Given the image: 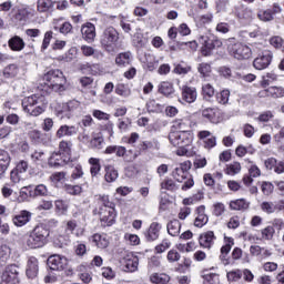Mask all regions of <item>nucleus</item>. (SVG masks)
Masks as SVG:
<instances>
[{"instance_id": "obj_1", "label": "nucleus", "mask_w": 284, "mask_h": 284, "mask_svg": "<svg viewBox=\"0 0 284 284\" xmlns=\"http://www.w3.org/2000/svg\"><path fill=\"white\" fill-rule=\"evenodd\" d=\"M50 230L44 225H37L24 239V245L29 250H39L48 244Z\"/></svg>"}, {"instance_id": "obj_2", "label": "nucleus", "mask_w": 284, "mask_h": 284, "mask_svg": "<svg viewBox=\"0 0 284 284\" xmlns=\"http://www.w3.org/2000/svg\"><path fill=\"white\" fill-rule=\"evenodd\" d=\"M48 100L45 95L33 94L22 100V108L30 116H39L45 112Z\"/></svg>"}, {"instance_id": "obj_3", "label": "nucleus", "mask_w": 284, "mask_h": 284, "mask_svg": "<svg viewBox=\"0 0 284 284\" xmlns=\"http://www.w3.org/2000/svg\"><path fill=\"white\" fill-rule=\"evenodd\" d=\"M121 39L119 31L114 27H108L100 36V45L109 54H114L119 48V40Z\"/></svg>"}, {"instance_id": "obj_4", "label": "nucleus", "mask_w": 284, "mask_h": 284, "mask_svg": "<svg viewBox=\"0 0 284 284\" xmlns=\"http://www.w3.org/2000/svg\"><path fill=\"white\" fill-rule=\"evenodd\" d=\"M43 81H45L48 88H51L54 92H61L63 85H65V77L59 69L48 71L43 75Z\"/></svg>"}, {"instance_id": "obj_5", "label": "nucleus", "mask_w": 284, "mask_h": 284, "mask_svg": "<svg viewBox=\"0 0 284 284\" xmlns=\"http://www.w3.org/2000/svg\"><path fill=\"white\" fill-rule=\"evenodd\" d=\"M199 43H201L202 45V54L204 57H210L212 50H214L215 48H221V45H223V42L213 33H205L203 36H200Z\"/></svg>"}, {"instance_id": "obj_6", "label": "nucleus", "mask_w": 284, "mask_h": 284, "mask_svg": "<svg viewBox=\"0 0 284 284\" xmlns=\"http://www.w3.org/2000/svg\"><path fill=\"white\" fill-rule=\"evenodd\" d=\"M193 139L192 132L171 131L169 133V141L174 148H187L192 144Z\"/></svg>"}, {"instance_id": "obj_7", "label": "nucleus", "mask_w": 284, "mask_h": 284, "mask_svg": "<svg viewBox=\"0 0 284 284\" xmlns=\"http://www.w3.org/2000/svg\"><path fill=\"white\" fill-rule=\"evenodd\" d=\"M1 284H19V266L17 264L6 267L1 276Z\"/></svg>"}, {"instance_id": "obj_8", "label": "nucleus", "mask_w": 284, "mask_h": 284, "mask_svg": "<svg viewBox=\"0 0 284 284\" xmlns=\"http://www.w3.org/2000/svg\"><path fill=\"white\" fill-rule=\"evenodd\" d=\"M229 52L232 57H234V59H237L239 61H245L250 59V47L241 42L229 47Z\"/></svg>"}, {"instance_id": "obj_9", "label": "nucleus", "mask_w": 284, "mask_h": 284, "mask_svg": "<svg viewBox=\"0 0 284 284\" xmlns=\"http://www.w3.org/2000/svg\"><path fill=\"white\" fill-rule=\"evenodd\" d=\"M192 169V162L184 161L175 166L172 172L173 179L178 181V183H183L185 179L190 175V170Z\"/></svg>"}, {"instance_id": "obj_10", "label": "nucleus", "mask_w": 284, "mask_h": 284, "mask_svg": "<svg viewBox=\"0 0 284 284\" xmlns=\"http://www.w3.org/2000/svg\"><path fill=\"white\" fill-rule=\"evenodd\" d=\"M98 214L100 216L101 225L104 227H110L114 225V221L116 219V211L114 207H99Z\"/></svg>"}, {"instance_id": "obj_11", "label": "nucleus", "mask_w": 284, "mask_h": 284, "mask_svg": "<svg viewBox=\"0 0 284 284\" xmlns=\"http://www.w3.org/2000/svg\"><path fill=\"white\" fill-rule=\"evenodd\" d=\"M58 114H69L79 116L81 112H83V104L79 100H71L64 104H62L61 109H57Z\"/></svg>"}, {"instance_id": "obj_12", "label": "nucleus", "mask_w": 284, "mask_h": 284, "mask_svg": "<svg viewBox=\"0 0 284 284\" xmlns=\"http://www.w3.org/2000/svg\"><path fill=\"white\" fill-rule=\"evenodd\" d=\"M272 59H274V53L265 50L253 61V67L255 70H266L272 65Z\"/></svg>"}, {"instance_id": "obj_13", "label": "nucleus", "mask_w": 284, "mask_h": 284, "mask_svg": "<svg viewBox=\"0 0 284 284\" xmlns=\"http://www.w3.org/2000/svg\"><path fill=\"white\" fill-rule=\"evenodd\" d=\"M47 265L50 270H53V272H63V270L68 267V258L63 255H51L47 261Z\"/></svg>"}, {"instance_id": "obj_14", "label": "nucleus", "mask_w": 284, "mask_h": 284, "mask_svg": "<svg viewBox=\"0 0 284 284\" xmlns=\"http://www.w3.org/2000/svg\"><path fill=\"white\" fill-rule=\"evenodd\" d=\"M180 90H181L180 103L181 101H183L184 103H194L196 101L199 97V92L194 87L184 84L180 88Z\"/></svg>"}, {"instance_id": "obj_15", "label": "nucleus", "mask_w": 284, "mask_h": 284, "mask_svg": "<svg viewBox=\"0 0 284 284\" xmlns=\"http://www.w3.org/2000/svg\"><path fill=\"white\" fill-rule=\"evenodd\" d=\"M120 263L124 265L125 272H136L139 270V257L124 252V256L120 260Z\"/></svg>"}, {"instance_id": "obj_16", "label": "nucleus", "mask_w": 284, "mask_h": 284, "mask_svg": "<svg viewBox=\"0 0 284 284\" xmlns=\"http://www.w3.org/2000/svg\"><path fill=\"white\" fill-rule=\"evenodd\" d=\"M192 128V120L185 116L182 119H175L171 126V132H192L190 129Z\"/></svg>"}, {"instance_id": "obj_17", "label": "nucleus", "mask_w": 284, "mask_h": 284, "mask_svg": "<svg viewBox=\"0 0 284 284\" xmlns=\"http://www.w3.org/2000/svg\"><path fill=\"white\" fill-rule=\"evenodd\" d=\"M50 168H63L70 163V156L63 155L62 153L54 152L48 160Z\"/></svg>"}, {"instance_id": "obj_18", "label": "nucleus", "mask_w": 284, "mask_h": 284, "mask_svg": "<svg viewBox=\"0 0 284 284\" xmlns=\"http://www.w3.org/2000/svg\"><path fill=\"white\" fill-rule=\"evenodd\" d=\"M216 241V235H214L213 231L204 232L199 237L200 247L204 250H212L214 247V243Z\"/></svg>"}, {"instance_id": "obj_19", "label": "nucleus", "mask_w": 284, "mask_h": 284, "mask_svg": "<svg viewBox=\"0 0 284 284\" xmlns=\"http://www.w3.org/2000/svg\"><path fill=\"white\" fill-rule=\"evenodd\" d=\"M81 34L87 43H94V39H97V27L93 23L88 22L82 26Z\"/></svg>"}, {"instance_id": "obj_20", "label": "nucleus", "mask_w": 284, "mask_h": 284, "mask_svg": "<svg viewBox=\"0 0 284 284\" xmlns=\"http://www.w3.org/2000/svg\"><path fill=\"white\" fill-rule=\"evenodd\" d=\"M32 220V213L30 211L22 210L18 214L12 216V223L16 227H23L28 225V222Z\"/></svg>"}, {"instance_id": "obj_21", "label": "nucleus", "mask_w": 284, "mask_h": 284, "mask_svg": "<svg viewBox=\"0 0 284 284\" xmlns=\"http://www.w3.org/2000/svg\"><path fill=\"white\" fill-rule=\"evenodd\" d=\"M197 139L203 141L205 150H212V148H216V136L212 135L210 131H200L197 133Z\"/></svg>"}, {"instance_id": "obj_22", "label": "nucleus", "mask_w": 284, "mask_h": 284, "mask_svg": "<svg viewBox=\"0 0 284 284\" xmlns=\"http://www.w3.org/2000/svg\"><path fill=\"white\" fill-rule=\"evenodd\" d=\"M195 214H196L194 220L195 227H204V225H207L210 217L205 213V205L199 206L195 211Z\"/></svg>"}, {"instance_id": "obj_23", "label": "nucleus", "mask_w": 284, "mask_h": 284, "mask_svg": "<svg viewBox=\"0 0 284 284\" xmlns=\"http://www.w3.org/2000/svg\"><path fill=\"white\" fill-rule=\"evenodd\" d=\"M78 133H79V126L63 124L58 129L55 136L57 139H63V136H74Z\"/></svg>"}, {"instance_id": "obj_24", "label": "nucleus", "mask_w": 284, "mask_h": 284, "mask_svg": "<svg viewBox=\"0 0 284 284\" xmlns=\"http://www.w3.org/2000/svg\"><path fill=\"white\" fill-rule=\"evenodd\" d=\"M161 224L159 222L151 223L150 227L144 232L146 241H156L161 234Z\"/></svg>"}, {"instance_id": "obj_25", "label": "nucleus", "mask_w": 284, "mask_h": 284, "mask_svg": "<svg viewBox=\"0 0 284 284\" xmlns=\"http://www.w3.org/2000/svg\"><path fill=\"white\" fill-rule=\"evenodd\" d=\"M225 241L226 244L221 247L220 260L223 263V265H230V257H227V255L232 251V246L234 245V239L225 237Z\"/></svg>"}, {"instance_id": "obj_26", "label": "nucleus", "mask_w": 284, "mask_h": 284, "mask_svg": "<svg viewBox=\"0 0 284 284\" xmlns=\"http://www.w3.org/2000/svg\"><path fill=\"white\" fill-rule=\"evenodd\" d=\"M139 150L142 152H159L161 150V143L156 139L146 140L139 144Z\"/></svg>"}, {"instance_id": "obj_27", "label": "nucleus", "mask_w": 284, "mask_h": 284, "mask_svg": "<svg viewBox=\"0 0 284 284\" xmlns=\"http://www.w3.org/2000/svg\"><path fill=\"white\" fill-rule=\"evenodd\" d=\"M133 59L132 52H121L115 57V65H118V68H126V65L132 64Z\"/></svg>"}, {"instance_id": "obj_28", "label": "nucleus", "mask_w": 284, "mask_h": 284, "mask_svg": "<svg viewBox=\"0 0 284 284\" xmlns=\"http://www.w3.org/2000/svg\"><path fill=\"white\" fill-rule=\"evenodd\" d=\"M203 119H206V121H210V123H220L221 121V113L219 112V109L214 108H206L202 111Z\"/></svg>"}, {"instance_id": "obj_29", "label": "nucleus", "mask_w": 284, "mask_h": 284, "mask_svg": "<svg viewBox=\"0 0 284 284\" xmlns=\"http://www.w3.org/2000/svg\"><path fill=\"white\" fill-rule=\"evenodd\" d=\"M37 274H39V260L30 257L27 265V276L28 278H36Z\"/></svg>"}, {"instance_id": "obj_30", "label": "nucleus", "mask_w": 284, "mask_h": 284, "mask_svg": "<svg viewBox=\"0 0 284 284\" xmlns=\"http://www.w3.org/2000/svg\"><path fill=\"white\" fill-rule=\"evenodd\" d=\"M91 241L95 247H99L100 250H105V247L110 245V240H108V235L105 234L95 233L93 236H91Z\"/></svg>"}, {"instance_id": "obj_31", "label": "nucleus", "mask_w": 284, "mask_h": 284, "mask_svg": "<svg viewBox=\"0 0 284 284\" xmlns=\"http://www.w3.org/2000/svg\"><path fill=\"white\" fill-rule=\"evenodd\" d=\"M8 45L13 52H21V50L26 48V41H23L21 37L14 36L9 39Z\"/></svg>"}, {"instance_id": "obj_32", "label": "nucleus", "mask_w": 284, "mask_h": 284, "mask_svg": "<svg viewBox=\"0 0 284 284\" xmlns=\"http://www.w3.org/2000/svg\"><path fill=\"white\" fill-rule=\"evenodd\" d=\"M9 165L10 154L8 153V151L0 149V179L3 178Z\"/></svg>"}, {"instance_id": "obj_33", "label": "nucleus", "mask_w": 284, "mask_h": 284, "mask_svg": "<svg viewBox=\"0 0 284 284\" xmlns=\"http://www.w3.org/2000/svg\"><path fill=\"white\" fill-rule=\"evenodd\" d=\"M159 65V60L152 54H145L143 61V68L149 72H154Z\"/></svg>"}, {"instance_id": "obj_34", "label": "nucleus", "mask_w": 284, "mask_h": 284, "mask_svg": "<svg viewBox=\"0 0 284 284\" xmlns=\"http://www.w3.org/2000/svg\"><path fill=\"white\" fill-rule=\"evenodd\" d=\"M158 92L163 97H172L174 94V84L168 81L161 82L158 87Z\"/></svg>"}, {"instance_id": "obj_35", "label": "nucleus", "mask_w": 284, "mask_h": 284, "mask_svg": "<svg viewBox=\"0 0 284 284\" xmlns=\"http://www.w3.org/2000/svg\"><path fill=\"white\" fill-rule=\"evenodd\" d=\"M168 234L170 236H179L181 234V222L179 220H173L166 225Z\"/></svg>"}, {"instance_id": "obj_36", "label": "nucleus", "mask_w": 284, "mask_h": 284, "mask_svg": "<svg viewBox=\"0 0 284 284\" xmlns=\"http://www.w3.org/2000/svg\"><path fill=\"white\" fill-rule=\"evenodd\" d=\"M104 179L106 183H114L119 179V171L113 165H106Z\"/></svg>"}, {"instance_id": "obj_37", "label": "nucleus", "mask_w": 284, "mask_h": 284, "mask_svg": "<svg viewBox=\"0 0 284 284\" xmlns=\"http://www.w3.org/2000/svg\"><path fill=\"white\" fill-rule=\"evenodd\" d=\"M151 283L154 284H169L170 283V275L165 273H154L150 276Z\"/></svg>"}, {"instance_id": "obj_38", "label": "nucleus", "mask_w": 284, "mask_h": 284, "mask_svg": "<svg viewBox=\"0 0 284 284\" xmlns=\"http://www.w3.org/2000/svg\"><path fill=\"white\" fill-rule=\"evenodd\" d=\"M57 0H38V12H49L54 8V3Z\"/></svg>"}, {"instance_id": "obj_39", "label": "nucleus", "mask_w": 284, "mask_h": 284, "mask_svg": "<svg viewBox=\"0 0 284 284\" xmlns=\"http://www.w3.org/2000/svg\"><path fill=\"white\" fill-rule=\"evenodd\" d=\"M4 79H14L19 74V67L17 64H9L2 72Z\"/></svg>"}, {"instance_id": "obj_40", "label": "nucleus", "mask_w": 284, "mask_h": 284, "mask_svg": "<svg viewBox=\"0 0 284 284\" xmlns=\"http://www.w3.org/2000/svg\"><path fill=\"white\" fill-rule=\"evenodd\" d=\"M58 153H60L64 156H70V154H72V141L62 140L59 143V152Z\"/></svg>"}, {"instance_id": "obj_41", "label": "nucleus", "mask_w": 284, "mask_h": 284, "mask_svg": "<svg viewBox=\"0 0 284 284\" xmlns=\"http://www.w3.org/2000/svg\"><path fill=\"white\" fill-rule=\"evenodd\" d=\"M115 94H118L119 97H123L124 99H128V97L132 94V90H130V87L128 84L119 83L115 87Z\"/></svg>"}, {"instance_id": "obj_42", "label": "nucleus", "mask_w": 284, "mask_h": 284, "mask_svg": "<svg viewBox=\"0 0 284 284\" xmlns=\"http://www.w3.org/2000/svg\"><path fill=\"white\" fill-rule=\"evenodd\" d=\"M197 72L201 74L202 79H207L212 74V65L207 62H202L197 65Z\"/></svg>"}, {"instance_id": "obj_43", "label": "nucleus", "mask_w": 284, "mask_h": 284, "mask_svg": "<svg viewBox=\"0 0 284 284\" xmlns=\"http://www.w3.org/2000/svg\"><path fill=\"white\" fill-rule=\"evenodd\" d=\"M28 199H34V191L31 186H23L19 193V201H28Z\"/></svg>"}, {"instance_id": "obj_44", "label": "nucleus", "mask_w": 284, "mask_h": 284, "mask_svg": "<svg viewBox=\"0 0 284 284\" xmlns=\"http://www.w3.org/2000/svg\"><path fill=\"white\" fill-rule=\"evenodd\" d=\"M247 207H250V204L245 199L233 200L230 202L231 210H247Z\"/></svg>"}, {"instance_id": "obj_45", "label": "nucleus", "mask_w": 284, "mask_h": 284, "mask_svg": "<svg viewBox=\"0 0 284 284\" xmlns=\"http://www.w3.org/2000/svg\"><path fill=\"white\" fill-rule=\"evenodd\" d=\"M89 163L91 164L90 173L91 176H97L99 172H101V162L97 158L89 159Z\"/></svg>"}, {"instance_id": "obj_46", "label": "nucleus", "mask_w": 284, "mask_h": 284, "mask_svg": "<svg viewBox=\"0 0 284 284\" xmlns=\"http://www.w3.org/2000/svg\"><path fill=\"white\" fill-rule=\"evenodd\" d=\"M215 90L214 87L210 83L202 84V97L206 99V101H210L212 97H214Z\"/></svg>"}, {"instance_id": "obj_47", "label": "nucleus", "mask_w": 284, "mask_h": 284, "mask_svg": "<svg viewBox=\"0 0 284 284\" xmlns=\"http://www.w3.org/2000/svg\"><path fill=\"white\" fill-rule=\"evenodd\" d=\"M161 190H168L169 192H176V190H179V185L176 184V182H174V180L166 179L162 181Z\"/></svg>"}, {"instance_id": "obj_48", "label": "nucleus", "mask_w": 284, "mask_h": 284, "mask_svg": "<svg viewBox=\"0 0 284 284\" xmlns=\"http://www.w3.org/2000/svg\"><path fill=\"white\" fill-rule=\"evenodd\" d=\"M31 160L36 165H43V163H45V153H43V151H34L31 154Z\"/></svg>"}, {"instance_id": "obj_49", "label": "nucleus", "mask_w": 284, "mask_h": 284, "mask_svg": "<svg viewBox=\"0 0 284 284\" xmlns=\"http://www.w3.org/2000/svg\"><path fill=\"white\" fill-rule=\"evenodd\" d=\"M10 258V246L1 245L0 246V265H6V261Z\"/></svg>"}, {"instance_id": "obj_50", "label": "nucleus", "mask_w": 284, "mask_h": 284, "mask_svg": "<svg viewBox=\"0 0 284 284\" xmlns=\"http://www.w3.org/2000/svg\"><path fill=\"white\" fill-rule=\"evenodd\" d=\"M275 233L276 231L274 230V226H266L261 231V236L264 241H272Z\"/></svg>"}, {"instance_id": "obj_51", "label": "nucleus", "mask_w": 284, "mask_h": 284, "mask_svg": "<svg viewBox=\"0 0 284 284\" xmlns=\"http://www.w3.org/2000/svg\"><path fill=\"white\" fill-rule=\"evenodd\" d=\"M270 97L273 99H282L284 97V88L283 87H270L268 88Z\"/></svg>"}, {"instance_id": "obj_52", "label": "nucleus", "mask_w": 284, "mask_h": 284, "mask_svg": "<svg viewBox=\"0 0 284 284\" xmlns=\"http://www.w3.org/2000/svg\"><path fill=\"white\" fill-rule=\"evenodd\" d=\"M64 190L68 194H71L72 196H78V194H81L83 192V189L81 185H72V184H65Z\"/></svg>"}, {"instance_id": "obj_53", "label": "nucleus", "mask_w": 284, "mask_h": 284, "mask_svg": "<svg viewBox=\"0 0 284 284\" xmlns=\"http://www.w3.org/2000/svg\"><path fill=\"white\" fill-rule=\"evenodd\" d=\"M239 172H241V163L239 162H233L225 170V174H229V176H235Z\"/></svg>"}, {"instance_id": "obj_54", "label": "nucleus", "mask_w": 284, "mask_h": 284, "mask_svg": "<svg viewBox=\"0 0 284 284\" xmlns=\"http://www.w3.org/2000/svg\"><path fill=\"white\" fill-rule=\"evenodd\" d=\"M166 261L169 263H179L181 261V253L174 248L170 250L166 254Z\"/></svg>"}, {"instance_id": "obj_55", "label": "nucleus", "mask_w": 284, "mask_h": 284, "mask_svg": "<svg viewBox=\"0 0 284 284\" xmlns=\"http://www.w3.org/2000/svg\"><path fill=\"white\" fill-rule=\"evenodd\" d=\"M274 81H278V75L274 72L266 73V75L263 77L262 85L266 88V85L274 83Z\"/></svg>"}, {"instance_id": "obj_56", "label": "nucleus", "mask_w": 284, "mask_h": 284, "mask_svg": "<svg viewBox=\"0 0 284 284\" xmlns=\"http://www.w3.org/2000/svg\"><path fill=\"white\" fill-rule=\"evenodd\" d=\"M170 247H172V242L164 239L159 245L155 246V252L156 254H163V252H166V250H170Z\"/></svg>"}, {"instance_id": "obj_57", "label": "nucleus", "mask_w": 284, "mask_h": 284, "mask_svg": "<svg viewBox=\"0 0 284 284\" xmlns=\"http://www.w3.org/2000/svg\"><path fill=\"white\" fill-rule=\"evenodd\" d=\"M77 220H69L65 223L64 226V234L65 236H70L71 234H74V230H77Z\"/></svg>"}, {"instance_id": "obj_58", "label": "nucleus", "mask_w": 284, "mask_h": 284, "mask_svg": "<svg viewBox=\"0 0 284 284\" xmlns=\"http://www.w3.org/2000/svg\"><path fill=\"white\" fill-rule=\"evenodd\" d=\"M216 101L221 105H226L230 101V90H223L222 92L216 94Z\"/></svg>"}, {"instance_id": "obj_59", "label": "nucleus", "mask_w": 284, "mask_h": 284, "mask_svg": "<svg viewBox=\"0 0 284 284\" xmlns=\"http://www.w3.org/2000/svg\"><path fill=\"white\" fill-rule=\"evenodd\" d=\"M53 37H54V32L52 31H47L44 33V38L42 40V45H41V52H45V49L50 48V41H52Z\"/></svg>"}, {"instance_id": "obj_60", "label": "nucleus", "mask_w": 284, "mask_h": 284, "mask_svg": "<svg viewBox=\"0 0 284 284\" xmlns=\"http://www.w3.org/2000/svg\"><path fill=\"white\" fill-rule=\"evenodd\" d=\"M48 196V186L45 184H39L33 190V197Z\"/></svg>"}, {"instance_id": "obj_61", "label": "nucleus", "mask_w": 284, "mask_h": 284, "mask_svg": "<svg viewBox=\"0 0 284 284\" xmlns=\"http://www.w3.org/2000/svg\"><path fill=\"white\" fill-rule=\"evenodd\" d=\"M220 282L219 274L216 273H209L204 275V284H219Z\"/></svg>"}, {"instance_id": "obj_62", "label": "nucleus", "mask_w": 284, "mask_h": 284, "mask_svg": "<svg viewBox=\"0 0 284 284\" xmlns=\"http://www.w3.org/2000/svg\"><path fill=\"white\" fill-rule=\"evenodd\" d=\"M55 210L59 214H65L68 212V203L63 200H58L54 202Z\"/></svg>"}, {"instance_id": "obj_63", "label": "nucleus", "mask_w": 284, "mask_h": 284, "mask_svg": "<svg viewBox=\"0 0 284 284\" xmlns=\"http://www.w3.org/2000/svg\"><path fill=\"white\" fill-rule=\"evenodd\" d=\"M133 43L136 48H143V45L146 43V40L142 33H135L133 36Z\"/></svg>"}, {"instance_id": "obj_64", "label": "nucleus", "mask_w": 284, "mask_h": 284, "mask_svg": "<svg viewBox=\"0 0 284 284\" xmlns=\"http://www.w3.org/2000/svg\"><path fill=\"white\" fill-rule=\"evenodd\" d=\"M270 43L273 48H275L276 50H280V48H283L284 40L278 36H274L270 39Z\"/></svg>"}]
</instances>
